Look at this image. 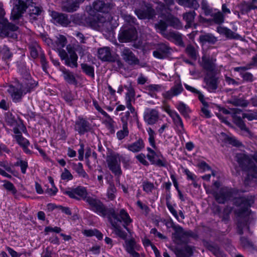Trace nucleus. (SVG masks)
Returning a JSON list of instances; mask_svg holds the SVG:
<instances>
[{
	"label": "nucleus",
	"mask_w": 257,
	"mask_h": 257,
	"mask_svg": "<svg viewBox=\"0 0 257 257\" xmlns=\"http://www.w3.org/2000/svg\"><path fill=\"white\" fill-rule=\"evenodd\" d=\"M125 242V248L127 252L133 249H135V248L136 247V242L135 239L133 238L129 240L126 239Z\"/></svg>",
	"instance_id": "55"
},
{
	"label": "nucleus",
	"mask_w": 257,
	"mask_h": 257,
	"mask_svg": "<svg viewBox=\"0 0 257 257\" xmlns=\"http://www.w3.org/2000/svg\"><path fill=\"white\" fill-rule=\"evenodd\" d=\"M14 133L16 134L15 138L18 144L24 149H26L30 144L29 142L22 136L19 130H14Z\"/></svg>",
	"instance_id": "32"
},
{
	"label": "nucleus",
	"mask_w": 257,
	"mask_h": 257,
	"mask_svg": "<svg viewBox=\"0 0 257 257\" xmlns=\"http://www.w3.org/2000/svg\"><path fill=\"white\" fill-rule=\"evenodd\" d=\"M7 92L10 95L12 100L14 103L21 102L23 97L26 94L22 84L18 79H15L8 85Z\"/></svg>",
	"instance_id": "8"
},
{
	"label": "nucleus",
	"mask_w": 257,
	"mask_h": 257,
	"mask_svg": "<svg viewBox=\"0 0 257 257\" xmlns=\"http://www.w3.org/2000/svg\"><path fill=\"white\" fill-rule=\"evenodd\" d=\"M4 188L8 191H11L12 193L15 195L16 194L17 191L13 183L9 181H6L5 183L3 185Z\"/></svg>",
	"instance_id": "60"
},
{
	"label": "nucleus",
	"mask_w": 257,
	"mask_h": 257,
	"mask_svg": "<svg viewBox=\"0 0 257 257\" xmlns=\"http://www.w3.org/2000/svg\"><path fill=\"white\" fill-rule=\"evenodd\" d=\"M21 83L26 94L32 91L38 85V82L33 79L28 74L26 75V78L23 79Z\"/></svg>",
	"instance_id": "25"
},
{
	"label": "nucleus",
	"mask_w": 257,
	"mask_h": 257,
	"mask_svg": "<svg viewBox=\"0 0 257 257\" xmlns=\"http://www.w3.org/2000/svg\"><path fill=\"white\" fill-rule=\"evenodd\" d=\"M30 55L31 57L36 59L38 55L42 52L41 48L37 44H35L29 46Z\"/></svg>",
	"instance_id": "42"
},
{
	"label": "nucleus",
	"mask_w": 257,
	"mask_h": 257,
	"mask_svg": "<svg viewBox=\"0 0 257 257\" xmlns=\"http://www.w3.org/2000/svg\"><path fill=\"white\" fill-rule=\"evenodd\" d=\"M239 8L242 15L247 14L249 12V4L245 2L241 3L239 5Z\"/></svg>",
	"instance_id": "63"
},
{
	"label": "nucleus",
	"mask_w": 257,
	"mask_h": 257,
	"mask_svg": "<svg viewBox=\"0 0 257 257\" xmlns=\"http://www.w3.org/2000/svg\"><path fill=\"white\" fill-rule=\"evenodd\" d=\"M67 43L66 38L62 35H59L56 37V39L55 41L54 46L57 49L59 55H60V50H65L63 48L66 46Z\"/></svg>",
	"instance_id": "34"
},
{
	"label": "nucleus",
	"mask_w": 257,
	"mask_h": 257,
	"mask_svg": "<svg viewBox=\"0 0 257 257\" xmlns=\"http://www.w3.org/2000/svg\"><path fill=\"white\" fill-rule=\"evenodd\" d=\"M170 47L164 43H160L156 47V49L153 52V55L154 57L164 59L167 58L170 54Z\"/></svg>",
	"instance_id": "16"
},
{
	"label": "nucleus",
	"mask_w": 257,
	"mask_h": 257,
	"mask_svg": "<svg viewBox=\"0 0 257 257\" xmlns=\"http://www.w3.org/2000/svg\"><path fill=\"white\" fill-rule=\"evenodd\" d=\"M242 118H247L248 120H257V111H249L243 113Z\"/></svg>",
	"instance_id": "54"
},
{
	"label": "nucleus",
	"mask_w": 257,
	"mask_h": 257,
	"mask_svg": "<svg viewBox=\"0 0 257 257\" xmlns=\"http://www.w3.org/2000/svg\"><path fill=\"white\" fill-rule=\"evenodd\" d=\"M0 52L2 59L5 61L10 60L13 56L9 48L6 45H4L1 48Z\"/></svg>",
	"instance_id": "43"
},
{
	"label": "nucleus",
	"mask_w": 257,
	"mask_h": 257,
	"mask_svg": "<svg viewBox=\"0 0 257 257\" xmlns=\"http://www.w3.org/2000/svg\"><path fill=\"white\" fill-rule=\"evenodd\" d=\"M230 110L232 111L231 117L233 122L239 128H247L242 120V118L236 115V113H237L238 111H240V110L238 111V110L236 109H231Z\"/></svg>",
	"instance_id": "33"
},
{
	"label": "nucleus",
	"mask_w": 257,
	"mask_h": 257,
	"mask_svg": "<svg viewBox=\"0 0 257 257\" xmlns=\"http://www.w3.org/2000/svg\"><path fill=\"white\" fill-rule=\"evenodd\" d=\"M204 246L216 257H226L225 254L216 244L207 241L203 242Z\"/></svg>",
	"instance_id": "27"
},
{
	"label": "nucleus",
	"mask_w": 257,
	"mask_h": 257,
	"mask_svg": "<svg viewBox=\"0 0 257 257\" xmlns=\"http://www.w3.org/2000/svg\"><path fill=\"white\" fill-rule=\"evenodd\" d=\"M196 14L194 11H189L184 14L183 19L186 22L188 27H191Z\"/></svg>",
	"instance_id": "45"
},
{
	"label": "nucleus",
	"mask_w": 257,
	"mask_h": 257,
	"mask_svg": "<svg viewBox=\"0 0 257 257\" xmlns=\"http://www.w3.org/2000/svg\"><path fill=\"white\" fill-rule=\"evenodd\" d=\"M64 194L68 195L71 198L77 200H83L86 201L88 197L86 189L82 186H79L75 188H72L65 191Z\"/></svg>",
	"instance_id": "14"
},
{
	"label": "nucleus",
	"mask_w": 257,
	"mask_h": 257,
	"mask_svg": "<svg viewBox=\"0 0 257 257\" xmlns=\"http://www.w3.org/2000/svg\"><path fill=\"white\" fill-rule=\"evenodd\" d=\"M15 166H20L21 167L22 173L23 174H25L26 172V169L28 168V163L26 161L20 160L17 161L15 164Z\"/></svg>",
	"instance_id": "61"
},
{
	"label": "nucleus",
	"mask_w": 257,
	"mask_h": 257,
	"mask_svg": "<svg viewBox=\"0 0 257 257\" xmlns=\"http://www.w3.org/2000/svg\"><path fill=\"white\" fill-rule=\"evenodd\" d=\"M5 12L3 5L0 4V36H4L13 40L18 38L17 31L18 27L10 23L8 19L4 18Z\"/></svg>",
	"instance_id": "5"
},
{
	"label": "nucleus",
	"mask_w": 257,
	"mask_h": 257,
	"mask_svg": "<svg viewBox=\"0 0 257 257\" xmlns=\"http://www.w3.org/2000/svg\"><path fill=\"white\" fill-rule=\"evenodd\" d=\"M145 121L149 125H153L158 122L159 113L156 109L147 108L144 112Z\"/></svg>",
	"instance_id": "18"
},
{
	"label": "nucleus",
	"mask_w": 257,
	"mask_h": 257,
	"mask_svg": "<svg viewBox=\"0 0 257 257\" xmlns=\"http://www.w3.org/2000/svg\"><path fill=\"white\" fill-rule=\"evenodd\" d=\"M250 68L249 66L237 67L234 68V71L239 72L244 81L252 82L253 80L252 74L249 72H245L246 70Z\"/></svg>",
	"instance_id": "29"
},
{
	"label": "nucleus",
	"mask_w": 257,
	"mask_h": 257,
	"mask_svg": "<svg viewBox=\"0 0 257 257\" xmlns=\"http://www.w3.org/2000/svg\"><path fill=\"white\" fill-rule=\"evenodd\" d=\"M135 14L140 19H152L156 15L152 5L149 3H145L141 8L136 9Z\"/></svg>",
	"instance_id": "13"
},
{
	"label": "nucleus",
	"mask_w": 257,
	"mask_h": 257,
	"mask_svg": "<svg viewBox=\"0 0 257 257\" xmlns=\"http://www.w3.org/2000/svg\"><path fill=\"white\" fill-rule=\"evenodd\" d=\"M213 22L218 25L222 24L224 21V16L222 12L218 11L217 13L211 14Z\"/></svg>",
	"instance_id": "46"
},
{
	"label": "nucleus",
	"mask_w": 257,
	"mask_h": 257,
	"mask_svg": "<svg viewBox=\"0 0 257 257\" xmlns=\"http://www.w3.org/2000/svg\"><path fill=\"white\" fill-rule=\"evenodd\" d=\"M123 19L126 23L129 24V26H133V25L136 24V19L130 15H124Z\"/></svg>",
	"instance_id": "62"
},
{
	"label": "nucleus",
	"mask_w": 257,
	"mask_h": 257,
	"mask_svg": "<svg viewBox=\"0 0 257 257\" xmlns=\"http://www.w3.org/2000/svg\"><path fill=\"white\" fill-rule=\"evenodd\" d=\"M32 0H18L11 12V20L16 21L18 20L27 9L30 6L29 15L31 20H36L37 17L40 15L42 10L38 7L31 5Z\"/></svg>",
	"instance_id": "3"
},
{
	"label": "nucleus",
	"mask_w": 257,
	"mask_h": 257,
	"mask_svg": "<svg viewBox=\"0 0 257 257\" xmlns=\"http://www.w3.org/2000/svg\"><path fill=\"white\" fill-rule=\"evenodd\" d=\"M92 8L96 12L102 13H108L110 9V5L106 4L103 0H96L92 4Z\"/></svg>",
	"instance_id": "28"
},
{
	"label": "nucleus",
	"mask_w": 257,
	"mask_h": 257,
	"mask_svg": "<svg viewBox=\"0 0 257 257\" xmlns=\"http://www.w3.org/2000/svg\"><path fill=\"white\" fill-rule=\"evenodd\" d=\"M236 161L242 170L247 172L244 180V184L247 187L255 185L257 179V166L247 155L238 154L236 156Z\"/></svg>",
	"instance_id": "2"
},
{
	"label": "nucleus",
	"mask_w": 257,
	"mask_h": 257,
	"mask_svg": "<svg viewBox=\"0 0 257 257\" xmlns=\"http://www.w3.org/2000/svg\"><path fill=\"white\" fill-rule=\"evenodd\" d=\"M79 8V7L78 6L77 3L74 1L71 3H69L63 6V10L68 13H72L77 11Z\"/></svg>",
	"instance_id": "47"
},
{
	"label": "nucleus",
	"mask_w": 257,
	"mask_h": 257,
	"mask_svg": "<svg viewBox=\"0 0 257 257\" xmlns=\"http://www.w3.org/2000/svg\"><path fill=\"white\" fill-rule=\"evenodd\" d=\"M108 221L112 226L115 234L122 239L126 240L127 234L122 230L120 224L123 222V226L131 233L130 230L127 226L132 222V220L125 210L121 209L119 213H116L114 216L109 218Z\"/></svg>",
	"instance_id": "4"
},
{
	"label": "nucleus",
	"mask_w": 257,
	"mask_h": 257,
	"mask_svg": "<svg viewBox=\"0 0 257 257\" xmlns=\"http://www.w3.org/2000/svg\"><path fill=\"white\" fill-rule=\"evenodd\" d=\"M168 26L173 27L176 29H180L182 28V25L180 20L177 18L172 16H168L166 19Z\"/></svg>",
	"instance_id": "39"
},
{
	"label": "nucleus",
	"mask_w": 257,
	"mask_h": 257,
	"mask_svg": "<svg viewBox=\"0 0 257 257\" xmlns=\"http://www.w3.org/2000/svg\"><path fill=\"white\" fill-rule=\"evenodd\" d=\"M75 170L79 176L84 178H88V176L85 171L83 169L82 164L79 163L75 167Z\"/></svg>",
	"instance_id": "57"
},
{
	"label": "nucleus",
	"mask_w": 257,
	"mask_h": 257,
	"mask_svg": "<svg viewBox=\"0 0 257 257\" xmlns=\"http://www.w3.org/2000/svg\"><path fill=\"white\" fill-rule=\"evenodd\" d=\"M144 147V144L141 139L134 143L129 145L127 146V149L133 152H138L140 151Z\"/></svg>",
	"instance_id": "40"
},
{
	"label": "nucleus",
	"mask_w": 257,
	"mask_h": 257,
	"mask_svg": "<svg viewBox=\"0 0 257 257\" xmlns=\"http://www.w3.org/2000/svg\"><path fill=\"white\" fill-rule=\"evenodd\" d=\"M171 227L174 230L173 233L174 238L178 244L187 243L190 237L197 239L198 235L191 230H185L182 227L171 223Z\"/></svg>",
	"instance_id": "7"
},
{
	"label": "nucleus",
	"mask_w": 257,
	"mask_h": 257,
	"mask_svg": "<svg viewBox=\"0 0 257 257\" xmlns=\"http://www.w3.org/2000/svg\"><path fill=\"white\" fill-rule=\"evenodd\" d=\"M59 55L61 60L64 61V64L66 66L71 68L78 67V56L70 45L66 46V50H60Z\"/></svg>",
	"instance_id": "9"
},
{
	"label": "nucleus",
	"mask_w": 257,
	"mask_h": 257,
	"mask_svg": "<svg viewBox=\"0 0 257 257\" xmlns=\"http://www.w3.org/2000/svg\"><path fill=\"white\" fill-rule=\"evenodd\" d=\"M186 52L191 58L196 59L197 58V51L195 48L191 45H188L186 48Z\"/></svg>",
	"instance_id": "52"
},
{
	"label": "nucleus",
	"mask_w": 257,
	"mask_h": 257,
	"mask_svg": "<svg viewBox=\"0 0 257 257\" xmlns=\"http://www.w3.org/2000/svg\"><path fill=\"white\" fill-rule=\"evenodd\" d=\"M5 117L7 123L13 128H26L22 120L18 118L16 119L12 113L7 112L5 114Z\"/></svg>",
	"instance_id": "19"
},
{
	"label": "nucleus",
	"mask_w": 257,
	"mask_h": 257,
	"mask_svg": "<svg viewBox=\"0 0 257 257\" xmlns=\"http://www.w3.org/2000/svg\"><path fill=\"white\" fill-rule=\"evenodd\" d=\"M163 37L169 41L173 42L180 46H184L182 35L178 32L174 31H168Z\"/></svg>",
	"instance_id": "23"
},
{
	"label": "nucleus",
	"mask_w": 257,
	"mask_h": 257,
	"mask_svg": "<svg viewBox=\"0 0 257 257\" xmlns=\"http://www.w3.org/2000/svg\"><path fill=\"white\" fill-rule=\"evenodd\" d=\"M116 191V189L114 185L112 183H110L106 194L108 198L111 200H113L115 197V193Z\"/></svg>",
	"instance_id": "50"
},
{
	"label": "nucleus",
	"mask_w": 257,
	"mask_h": 257,
	"mask_svg": "<svg viewBox=\"0 0 257 257\" xmlns=\"http://www.w3.org/2000/svg\"><path fill=\"white\" fill-rule=\"evenodd\" d=\"M176 1L180 6L194 10H197L199 7V4L196 0H176Z\"/></svg>",
	"instance_id": "35"
},
{
	"label": "nucleus",
	"mask_w": 257,
	"mask_h": 257,
	"mask_svg": "<svg viewBox=\"0 0 257 257\" xmlns=\"http://www.w3.org/2000/svg\"><path fill=\"white\" fill-rule=\"evenodd\" d=\"M229 103L235 106L245 107L247 106L248 102L243 99L234 98L229 101Z\"/></svg>",
	"instance_id": "49"
},
{
	"label": "nucleus",
	"mask_w": 257,
	"mask_h": 257,
	"mask_svg": "<svg viewBox=\"0 0 257 257\" xmlns=\"http://www.w3.org/2000/svg\"><path fill=\"white\" fill-rule=\"evenodd\" d=\"M72 35L76 38L78 43L80 44L86 43L88 38L85 37L83 34L78 31H75L72 33Z\"/></svg>",
	"instance_id": "48"
},
{
	"label": "nucleus",
	"mask_w": 257,
	"mask_h": 257,
	"mask_svg": "<svg viewBox=\"0 0 257 257\" xmlns=\"http://www.w3.org/2000/svg\"><path fill=\"white\" fill-rule=\"evenodd\" d=\"M106 161L108 168L115 176L119 177L122 174L120 164L119 160V155L111 153L106 157Z\"/></svg>",
	"instance_id": "11"
},
{
	"label": "nucleus",
	"mask_w": 257,
	"mask_h": 257,
	"mask_svg": "<svg viewBox=\"0 0 257 257\" xmlns=\"http://www.w3.org/2000/svg\"><path fill=\"white\" fill-rule=\"evenodd\" d=\"M98 58L103 61H108L116 62L119 67L121 65V62L119 60H116V57L112 56L109 48L103 47L101 48L98 50Z\"/></svg>",
	"instance_id": "17"
},
{
	"label": "nucleus",
	"mask_w": 257,
	"mask_h": 257,
	"mask_svg": "<svg viewBox=\"0 0 257 257\" xmlns=\"http://www.w3.org/2000/svg\"><path fill=\"white\" fill-rule=\"evenodd\" d=\"M184 87L187 90L192 92L194 94L197 95L198 96L199 100L201 102L203 105H207V102H206L204 100V96L203 94H202V93L199 90L186 83L184 84Z\"/></svg>",
	"instance_id": "36"
},
{
	"label": "nucleus",
	"mask_w": 257,
	"mask_h": 257,
	"mask_svg": "<svg viewBox=\"0 0 257 257\" xmlns=\"http://www.w3.org/2000/svg\"><path fill=\"white\" fill-rule=\"evenodd\" d=\"M90 206V209L97 214L102 217L107 216L108 220L109 218L114 216L116 213L114 209L107 208L99 199L88 196L86 201Z\"/></svg>",
	"instance_id": "6"
},
{
	"label": "nucleus",
	"mask_w": 257,
	"mask_h": 257,
	"mask_svg": "<svg viewBox=\"0 0 257 257\" xmlns=\"http://www.w3.org/2000/svg\"><path fill=\"white\" fill-rule=\"evenodd\" d=\"M203 81L205 85L203 86L209 92H215L219 83L217 73H204Z\"/></svg>",
	"instance_id": "12"
},
{
	"label": "nucleus",
	"mask_w": 257,
	"mask_h": 257,
	"mask_svg": "<svg viewBox=\"0 0 257 257\" xmlns=\"http://www.w3.org/2000/svg\"><path fill=\"white\" fill-rule=\"evenodd\" d=\"M240 243L243 248H250L253 246L252 242L247 238L241 236L240 238Z\"/></svg>",
	"instance_id": "56"
},
{
	"label": "nucleus",
	"mask_w": 257,
	"mask_h": 257,
	"mask_svg": "<svg viewBox=\"0 0 257 257\" xmlns=\"http://www.w3.org/2000/svg\"><path fill=\"white\" fill-rule=\"evenodd\" d=\"M51 16L55 23L62 26L66 27L70 23V21L66 14L54 11L52 12Z\"/></svg>",
	"instance_id": "21"
},
{
	"label": "nucleus",
	"mask_w": 257,
	"mask_h": 257,
	"mask_svg": "<svg viewBox=\"0 0 257 257\" xmlns=\"http://www.w3.org/2000/svg\"><path fill=\"white\" fill-rule=\"evenodd\" d=\"M183 88L180 82L176 83L171 89L163 94V97L167 99H171L173 97L176 96L182 93Z\"/></svg>",
	"instance_id": "22"
},
{
	"label": "nucleus",
	"mask_w": 257,
	"mask_h": 257,
	"mask_svg": "<svg viewBox=\"0 0 257 257\" xmlns=\"http://www.w3.org/2000/svg\"><path fill=\"white\" fill-rule=\"evenodd\" d=\"M88 124L87 121L80 117H79L75 122L76 127L77 128H86Z\"/></svg>",
	"instance_id": "53"
},
{
	"label": "nucleus",
	"mask_w": 257,
	"mask_h": 257,
	"mask_svg": "<svg viewBox=\"0 0 257 257\" xmlns=\"http://www.w3.org/2000/svg\"><path fill=\"white\" fill-rule=\"evenodd\" d=\"M137 38V31L134 26H124L120 29L118 34V40L122 43L135 41Z\"/></svg>",
	"instance_id": "10"
},
{
	"label": "nucleus",
	"mask_w": 257,
	"mask_h": 257,
	"mask_svg": "<svg viewBox=\"0 0 257 257\" xmlns=\"http://www.w3.org/2000/svg\"><path fill=\"white\" fill-rule=\"evenodd\" d=\"M239 191L237 189L222 188L218 193L214 194L215 200L218 203L224 204L231 199L235 206L241 208L244 212L254 203V198L252 196H239Z\"/></svg>",
	"instance_id": "1"
},
{
	"label": "nucleus",
	"mask_w": 257,
	"mask_h": 257,
	"mask_svg": "<svg viewBox=\"0 0 257 257\" xmlns=\"http://www.w3.org/2000/svg\"><path fill=\"white\" fill-rule=\"evenodd\" d=\"M168 26V24L161 20L159 21L157 23L155 24V28L157 31L160 33L163 36L168 32L166 31Z\"/></svg>",
	"instance_id": "38"
},
{
	"label": "nucleus",
	"mask_w": 257,
	"mask_h": 257,
	"mask_svg": "<svg viewBox=\"0 0 257 257\" xmlns=\"http://www.w3.org/2000/svg\"><path fill=\"white\" fill-rule=\"evenodd\" d=\"M60 70L62 73L63 78L66 82L69 84L77 85V81L73 72L66 69L64 67L61 68Z\"/></svg>",
	"instance_id": "30"
},
{
	"label": "nucleus",
	"mask_w": 257,
	"mask_h": 257,
	"mask_svg": "<svg viewBox=\"0 0 257 257\" xmlns=\"http://www.w3.org/2000/svg\"><path fill=\"white\" fill-rule=\"evenodd\" d=\"M199 40L203 44L207 43L214 44L217 41V39L211 34H207L200 36Z\"/></svg>",
	"instance_id": "41"
},
{
	"label": "nucleus",
	"mask_w": 257,
	"mask_h": 257,
	"mask_svg": "<svg viewBox=\"0 0 257 257\" xmlns=\"http://www.w3.org/2000/svg\"><path fill=\"white\" fill-rule=\"evenodd\" d=\"M71 21L76 25L83 26L93 27L95 25L94 19L89 16L76 14L72 16Z\"/></svg>",
	"instance_id": "15"
},
{
	"label": "nucleus",
	"mask_w": 257,
	"mask_h": 257,
	"mask_svg": "<svg viewBox=\"0 0 257 257\" xmlns=\"http://www.w3.org/2000/svg\"><path fill=\"white\" fill-rule=\"evenodd\" d=\"M201 9L204 13L206 16L211 15L212 13V10L209 6L207 1L202 0L201 3Z\"/></svg>",
	"instance_id": "51"
},
{
	"label": "nucleus",
	"mask_w": 257,
	"mask_h": 257,
	"mask_svg": "<svg viewBox=\"0 0 257 257\" xmlns=\"http://www.w3.org/2000/svg\"><path fill=\"white\" fill-rule=\"evenodd\" d=\"M202 67L205 70V73H217L216 66L214 62L215 59L212 58H207L205 56L202 57Z\"/></svg>",
	"instance_id": "20"
},
{
	"label": "nucleus",
	"mask_w": 257,
	"mask_h": 257,
	"mask_svg": "<svg viewBox=\"0 0 257 257\" xmlns=\"http://www.w3.org/2000/svg\"><path fill=\"white\" fill-rule=\"evenodd\" d=\"M81 69L84 73L87 75L92 77H94V69L92 66L87 64L82 63L81 64Z\"/></svg>",
	"instance_id": "44"
},
{
	"label": "nucleus",
	"mask_w": 257,
	"mask_h": 257,
	"mask_svg": "<svg viewBox=\"0 0 257 257\" xmlns=\"http://www.w3.org/2000/svg\"><path fill=\"white\" fill-rule=\"evenodd\" d=\"M176 108L185 118H189L190 117L189 113L191 112V110L189 106L184 102H179L176 105Z\"/></svg>",
	"instance_id": "37"
},
{
	"label": "nucleus",
	"mask_w": 257,
	"mask_h": 257,
	"mask_svg": "<svg viewBox=\"0 0 257 257\" xmlns=\"http://www.w3.org/2000/svg\"><path fill=\"white\" fill-rule=\"evenodd\" d=\"M121 56L123 60L130 65H135L139 63V60L136 57L131 49L125 48L122 51Z\"/></svg>",
	"instance_id": "26"
},
{
	"label": "nucleus",
	"mask_w": 257,
	"mask_h": 257,
	"mask_svg": "<svg viewBox=\"0 0 257 257\" xmlns=\"http://www.w3.org/2000/svg\"><path fill=\"white\" fill-rule=\"evenodd\" d=\"M146 90L154 94V92L161 91L162 86L158 84H150L146 87Z\"/></svg>",
	"instance_id": "58"
},
{
	"label": "nucleus",
	"mask_w": 257,
	"mask_h": 257,
	"mask_svg": "<svg viewBox=\"0 0 257 257\" xmlns=\"http://www.w3.org/2000/svg\"><path fill=\"white\" fill-rule=\"evenodd\" d=\"M218 136L219 138L224 143H228L235 147H238L242 146L241 143L234 137L229 136L224 133H221L220 134H218Z\"/></svg>",
	"instance_id": "31"
},
{
	"label": "nucleus",
	"mask_w": 257,
	"mask_h": 257,
	"mask_svg": "<svg viewBox=\"0 0 257 257\" xmlns=\"http://www.w3.org/2000/svg\"><path fill=\"white\" fill-rule=\"evenodd\" d=\"M124 88H125L127 92L126 94V106L130 111L133 113L135 112V108L132 105V101L134 100L135 90L131 84L128 85H124Z\"/></svg>",
	"instance_id": "24"
},
{
	"label": "nucleus",
	"mask_w": 257,
	"mask_h": 257,
	"mask_svg": "<svg viewBox=\"0 0 257 257\" xmlns=\"http://www.w3.org/2000/svg\"><path fill=\"white\" fill-rule=\"evenodd\" d=\"M171 249L175 253L177 257H189L182 248L179 249L176 248L173 249L171 248Z\"/></svg>",
	"instance_id": "64"
},
{
	"label": "nucleus",
	"mask_w": 257,
	"mask_h": 257,
	"mask_svg": "<svg viewBox=\"0 0 257 257\" xmlns=\"http://www.w3.org/2000/svg\"><path fill=\"white\" fill-rule=\"evenodd\" d=\"M130 113L128 111L125 112L121 117V121L122 124V128H127V120L129 119Z\"/></svg>",
	"instance_id": "59"
}]
</instances>
